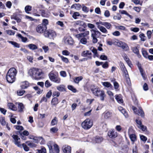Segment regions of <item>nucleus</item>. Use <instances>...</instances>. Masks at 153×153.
Here are the masks:
<instances>
[{
	"label": "nucleus",
	"mask_w": 153,
	"mask_h": 153,
	"mask_svg": "<svg viewBox=\"0 0 153 153\" xmlns=\"http://www.w3.org/2000/svg\"><path fill=\"white\" fill-rule=\"evenodd\" d=\"M64 39L65 43L66 44L72 45L73 44V40L72 38L70 36L65 37Z\"/></svg>",
	"instance_id": "ddd939ff"
},
{
	"label": "nucleus",
	"mask_w": 153,
	"mask_h": 153,
	"mask_svg": "<svg viewBox=\"0 0 153 153\" xmlns=\"http://www.w3.org/2000/svg\"><path fill=\"white\" fill-rule=\"evenodd\" d=\"M83 33L76 35V37L79 39L81 37L85 38L89 34V32L88 31H85Z\"/></svg>",
	"instance_id": "f8f14e48"
},
{
	"label": "nucleus",
	"mask_w": 153,
	"mask_h": 153,
	"mask_svg": "<svg viewBox=\"0 0 153 153\" xmlns=\"http://www.w3.org/2000/svg\"><path fill=\"white\" fill-rule=\"evenodd\" d=\"M91 90L93 94L95 96L100 97L101 100L103 101L105 95L104 92L103 91H100L98 88H91Z\"/></svg>",
	"instance_id": "20e7f679"
},
{
	"label": "nucleus",
	"mask_w": 153,
	"mask_h": 153,
	"mask_svg": "<svg viewBox=\"0 0 153 153\" xmlns=\"http://www.w3.org/2000/svg\"><path fill=\"white\" fill-rule=\"evenodd\" d=\"M44 123L40 121L38 123L37 126L39 128H42L44 126Z\"/></svg>",
	"instance_id": "0e129e2a"
},
{
	"label": "nucleus",
	"mask_w": 153,
	"mask_h": 153,
	"mask_svg": "<svg viewBox=\"0 0 153 153\" xmlns=\"http://www.w3.org/2000/svg\"><path fill=\"white\" fill-rule=\"evenodd\" d=\"M27 144L31 148L34 147L36 146V145L35 143L30 141H27L26 142Z\"/></svg>",
	"instance_id": "473e14b6"
},
{
	"label": "nucleus",
	"mask_w": 153,
	"mask_h": 153,
	"mask_svg": "<svg viewBox=\"0 0 153 153\" xmlns=\"http://www.w3.org/2000/svg\"><path fill=\"white\" fill-rule=\"evenodd\" d=\"M138 115L141 116L142 117H143L144 116V113L143 111L141 108H140L138 111L135 113Z\"/></svg>",
	"instance_id": "cd10ccee"
},
{
	"label": "nucleus",
	"mask_w": 153,
	"mask_h": 153,
	"mask_svg": "<svg viewBox=\"0 0 153 153\" xmlns=\"http://www.w3.org/2000/svg\"><path fill=\"white\" fill-rule=\"evenodd\" d=\"M102 115L105 119H108L111 116V113L108 111L105 112Z\"/></svg>",
	"instance_id": "bb28decb"
},
{
	"label": "nucleus",
	"mask_w": 153,
	"mask_h": 153,
	"mask_svg": "<svg viewBox=\"0 0 153 153\" xmlns=\"http://www.w3.org/2000/svg\"><path fill=\"white\" fill-rule=\"evenodd\" d=\"M142 54L143 56L146 58H147L148 56V53L146 51H142Z\"/></svg>",
	"instance_id": "13d9d810"
},
{
	"label": "nucleus",
	"mask_w": 153,
	"mask_h": 153,
	"mask_svg": "<svg viewBox=\"0 0 153 153\" xmlns=\"http://www.w3.org/2000/svg\"><path fill=\"white\" fill-rule=\"evenodd\" d=\"M94 141L97 143H99L102 141L103 138L102 137L99 136H96L95 137Z\"/></svg>",
	"instance_id": "393cba45"
},
{
	"label": "nucleus",
	"mask_w": 153,
	"mask_h": 153,
	"mask_svg": "<svg viewBox=\"0 0 153 153\" xmlns=\"http://www.w3.org/2000/svg\"><path fill=\"white\" fill-rule=\"evenodd\" d=\"M49 79L52 81L57 83L60 82V78L59 77L58 73H54L53 71L51 72L48 74Z\"/></svg>",
	"instance_id": "7ed1b4c3"
},
{
	"label": "nucleus",
	"mask_w": 153,
	"mask_h": 153,
	"mask_svg": "<svg viewBox=\"0 0 153 153\" xmlns=\"http://www.w3.org/2000/svg\"><path fill=\"white\" fill-rule=\"evenodd\" d=\"M101 25L104 26L108 29H110L111 27V24L108 22H102L100 21V23Z\"/></svg>",
	"instance_id": "a211bd4d"
},
{
	"label": "nucleus",
	"mask_w": 153,
	"mask_h": 153,
	"mask_svg": "<svg viewBox=\"0 0 153 153\" xmlns=\"http://www.w3.org/2000/svg\"><path fill=\"white\" fill-rule=\"evenodd\" d=\"M115 99L117 102L119 103H123V102L121 95H116L115 96Z\"/></svg>",
	"instance_id": "412c9836"
},
{
	"label": "nucleus",
	"mask_w": 153,
	"mask_h": 153,
	"mask_svg": "<svg viewBox=\"0 0 153 153\" xmlns=\"http://www.w3.org/2000/svg\"><path fill=\"white\" fill-rule=\"evenodd\" d=\"M139 128L143 131H146V127L143 125H142L141 126H140V127Z\"/></svg>",
	"instance_id": "e2e57ef3"
},
{
	"label": "nucleus",
	"mask_w": 153,
	"mask_h": 153,
	"mask_svg": "<svg viewBox=\"0 0 153 153\" xmlns=\"http://www.w3.org/2000/svg\"><path fill=\"white\" fill-rule=\"evenodd\" d=\"M68 88L69 90L71 91L74 93H75L76 92V89L72 85H69Z\"/></svg>",
	"instance_id": "a18cd8bd"
},
{
	"label": "nucleus",
	"mask_w": 153,
	"mask_h": 153,
	"mask_svg": "<svg viewBox=\"0 0 153 153\" xmlns=\"http://www.w3.org/2000/svg\"><path fill=\"white\" fill-rule=\"evenodd\" d=\"M118 109L124 115L125 117L127 118L128 117V113L121 106L119 107H118Z\"/></svg>",
	"instance_id": "f3484780"
},
{
	"label": "nucleus",
	"mask_w": 153,
	"mask_h": 153,
	"mask_svg": "<svg viewBox=\"0 0 153 153\" xmlns=\"http://www.w3.org/2000/svg\"><path fill=\"white\" fill-rule=\"evenodd\" d=\"M16 105H17L19 111V112H23L24 108V106L23 103L20 102H17L16 103Z\"/></svg>",
	"instance_id": "dca6fc26"
},
{
	"label": "nucleus",
	"mask_w": 153,
	"mask_h": 153,
	"mask_svg": "<svg viewBox=\"0 0 153 153\" xmlns=\"http://www.w3.org/2000/svg\"><path fill=\"white\" fill-rule=\"evenodd\" d=\"M22 147L26 151H28L29 150V147L25 143H23L22 145Z\"/></svg>",
	"instance_id": "09e8293b"
},
{
	"label": "nucleus",
	"mask_w": 153,
	"mask_h": 153,
	"mask_svg": "<svg viewBox=\"0 0 153 153\" xmlns=\"http://www.w3.org/2000/svg\"><path fill=\"white\" fill-rule=\"evenodd\" d=\"M90 50L94 54V56H96L98 57L99 56L98 54L97 53V50L94 47H91Z\"/></svg>",
	"instance_id": "b1692460"
},
{
	"label": "nucleus",
	"mask_w": 153,
	"mask_h": 153,
	"mask_svg": "<svg viewBox=\"0 0 153 153\" xmlns=\"http://www.w3.org/2000/svg\"><path fill=\"white\" fill-rule=\"evenodd\" d=\"M91 53L89 51H83L81 54V55L82 56L85 57L88 55V58L89 59H91Z\"/></svg>",
	"instance_id": "2eb2a0df"
},
{
	"label": "nucleus",
	"mask_w": 153,
	"mask_h": 153,
	"mask_svg": "<svg viewBox=\"0 0 153 153\" xmlns=\"http://www.w3.org/2000/svg\"><path fill=\"white\" fill-rule=\"evenodd\" d=\"M17 71L14 68H10L7 74L6 79L7 82L10 83L13 82L16 80V76Z\"/></svg>",
	"instance_id": "f03ea898"
},
{
	"label": "nucleus",
	"mask_w": 153,
	"mask_h": 153,
	"mask_svg": "<svg viewBox=\"0 0 153 153\" xmlns=\"http://www.w3.org/2000/svg\"><path fill=\"white\" fill-rule=\"evenodd\" d=\"M44 35L45 37L53 39V38L55 37L56 36V34L55 32L51 30H46L45 32Z\"/></svg>",
	"instance_id": "6e6552de"
},
{
	"label": "nucleus",
	"mask_w": 153,
	"mask_h": 153,
	"mask_svg": "<svg viewBox=\"0 0 153 153\" xmlns=\"http://www.w3.org/2000/svg\"><path fill=\"white\" fill-rule=\"evenodd\" d=\"M74 25H79L84 27L86 25L85 22L80 20L76 21L74 22Z\"/></svg>",
	"instance_id": "5701e85b"
},
{
	"label": "nucleus",
	"mask_w": 153,
	"mask_h": 153,
	"mask_svg": "<svg viewBox=\"0 0 153 153\" xmlns=\"http://www.w3.org/2000/svg\"><path fill=\"white\" fill-rule=\"evenodd\" d=\"M60 74L61 76L63 77H65L67 76L66 72L64 71H60Z\"/></svg>",
	"instance_id": "bf43d9fd"
},
{
	"label": "nucleus",
	"mask_w": 153,
	"mask_h": 153,
	"mask_svg": "<svg viewBox=\"0 0 153 153\" xmlns=\"http://www.w3.org/2000/svg\"><path fill=\"white\" fill-rule=\"evenodd\" d=\"M130 29L131 31L134 32H137L139 30V29L137 27H132Z\"/></svg>",
	"instance_id": "4d7b16f0"
},
{
	"label": "nucleus",
	"mask_w": 153,
	"mask_h": 153,
	"mask_svg": "<svg viewBox=\"0 0 153 153\" xmlns=\"http://www.w3.org/2000/svg\"><path fill=\"white\" fill-rule=\"evenodd\" d=\"M21 88L23 89L27 88L29 86L28 83L27 81H25L24 82L22 83L21 85Z\"/></svg>",
	"instance_id": "4c0bfd02"
},
{
	"label": "nucleus",
	"mask_w": 153,
	"mask_h": 153,
	"mask_svg": "<svg viewBox=\"0 0 153 153\" xmlns=\"http://www.w3.org/2000/svg\"><path fill=\"white\" fill-rule=\"evenodd\" d=\"M120 65L121 70L123 72L124 74H125L127 73H128V71L123 63L122 62H120Z\"/></svg>",
	"instance_id": "a878e982"
},
{
	"label": "nucleus",
	"mask_w": 153,
	"mask_h": 153,
	"mask_svg": "<svg viewBox=\"0 0 153 153\" xmlns=\"http://www.w3.org/2000/svg\"><path fill=\"white\" fill-rule=\"evenodd\" d=\"M104 15L106 17H109L110 15L109 11L108 10H105V12Z\"/></svg>",
	"instance_id": "69168bd1"
},
{
	"label": "nucleus",
	"mask_w": 153,
	"mask_h": 153,
	"mask_svg": "<svg viewBox=\"0 0 153 153\" xmlns=\"http://www.w3.org/2000/svg\"><path fill=\"white\" fill-rule=\"evenodd\" d=\"M62 150L65 153H71V148L69 146H64L62 147Z\"/></svg>",
	"instance_id": "4468645a"
},
{
	"label": "nucleus",
	"mask_w": 153,
	"mask_h": 153,
	"mask_svg": "<svg viewBox=\"0 0 153 153\" xmlns=\"http://www.w3.org/2000/svg\"><path fill=\"white\" fill-rule=\"evenodd\" d=\"M28 75L33 79L39 80L42 78L43 73L37 68H32L30 69L28 72Z\"/></svg>",
	"instance_id": "f257e3e1"
},
{
	"label": "nucleus",
	"mask_w": 153,
	"mask_h": 153,
	"mask_svg": "<svg viewBox=\"0 0 153 153\" xmlns=\"http://www.w3.org/2000/svg\"><path fill=\"white\" fill-rule=\"evenodd\" d=\"M28 47L30 49L33 50H36L38 48L37 46L33 44H31L28 45Z\"/></svg>",
	"instance_id": "e433bc0d"
},
{
	"label": "nucleus",
	"mask_w": 153,
	"mask_h": 153,
	"mask_svg": "<svg viewBox=\"0 0 153 153\" xmlns=\"http://www.w3.org/2000/svg\"><path fill=\"white\" fill-rule=\"evenodd\" d=\"M125 74V79H126V81L127 84L129 85L131 83L130 82V78H129V75L128 74V73H126L124 74Z\"/></svg>",
	"instance_id": "c9c22d12"
},
{
	"label": "nucleus",
	"mask_w": 153,
	"mask_h": 153,
	"mask_svg": "<svg viewBox=\"0 0 153 153\" xmlns=\"http://www.w3.org/2000/svg\"><path fill=\"white\" fill-rule=\"evenodd\" d=\"M91 36L92 38V42L94 43H96L98 42L97 38H99L101 34V33L97 30H91Z\"/></svg>",
	"instance_id": "39448f33"
},
{
	"label": "nucleus",
	"mask_w": 153,
	"mask_h": 153,
	"mask_svg": "<svg viewBox=\"0 0 153 153\" xmlns=\"http://www.w3.org/2000/svg\"><path fill=\"white\" fill-rule=\"evenodd\" d=\"M12 137L13 139V142L14 144L18 147L22 148V146L21 144L20 139L19 136L17 135L13 134L12 135Z\"/></svg>",
	"instance_id": "1a4fd4ad"
},
{
	"label": "nucleus",
	"mask_w": 153,
	"mask_h": 153,
	"mask_svg": "<svg viewBox=\"0 0 153 153\" xmlns=\"http://www.w3.org/2000/svg\"><path fill=\"white\" fill-rule=\"evenodd\" d=\"M123 56L124 59L127 63L128 64H130L131 62L127 55L126 54H123Z\"/></svg>",
	"instance_id": "ea45409f"
},
{
	"label": "nucleus",
	"mask_w": 153,
	"mask_h": 153,
	"mask_svg": "<svg viewBox=\"0 0 153 153\" xmlns=\"http://www.w3.org/2000/svg\"><path fill=\"white\" fill-rule=\"evenodd\" d=\"M100 23V21L99 22H97L96 23L97 28L102 33H108V31L106 28L104 27L101 25Z\"/></svg>",
	"instance_id": "9b49d317"
},
{
	"label": "nucleus",
	"mask_w": 153,
	"mask_h": 153,
	"mask_svg": "<svg viewBox=\"0 0 153 153\" xmlns=\"http://www.w3.org/2000/svg\"><path fill=\"white\" fill-rule=\"evenodd\" d=\"M133 9L135 11L137 12H139L141 10V7H134Z\"/></svg>",
	"instance_id": "052dcab7"
},
{
	"label": "nucleus",
	"mask_w": 153,
	"mask_h": 153,
	"mask_svg": "<svg viewBox=\"0 0 153 153\" xmlns=\"http://www.w3.org/2000/svg\"><path fill=\"white\" fill-rule=\"evenodd\" d=\"M25 92V90H19L17 91V94L19 96L22 95Z\"/></svg>",
	"instance_id": "864d4df0"
},
{
	"label": "nucleus",
	"mask_w": 153,
	"mask_h": 153,
	"mask_svg": "<svg viewBox=\"0 0 153 153\" xmlns=\"http://www.w3.org/2000/svg\"><path fill=\"white\" fill-rule=\"evenodd\" d=\"M82 76L76 77L75 79H74V82L76 83H78L82 79Z\"/></svg>",
	"instance_id": "58836bf2"
},
{
	"label": "nucleus",
	"mask_w": 153,
	"mask_h": 153,
	"mask_svg": "<svg viewBox=\"0 0 153 153\" xmlns=\"http://www.w3.org/2000/svg\"><path fill=\"white\" fill-rule=\"evenodd\" d=\"M80 42L83 44H86L87 42V39L85 38H82L80 40Z\"/></svg>",
	"instance_id": "8fccbe9b"
},
{
	"label": "nucleus",
	"mask_w": 153,
	"mask_h": 153,
	"mask_svg": "<svg viewBox=\"0 0 153 153\" xmlns=\"http://www.w3.org/2000/svg\"><path fill=\"white\" fill-rule=\"evenodd\" d=\"M32 9V7L30 5L26 6L25 8V12L27 13H29V11L31 10Z\"/></svg>",
	"instance_id": "37998d69"
},
{
	"label": "nucleus",
	"mask_w": 153,
	"mask_h": 153,
	"mask_svg": "<svg viewBox=\"0 0 153 153\" xmlns=\"http://www.w3.org/2000/svg\"><path fill=\"white\" fill-rule=\"evenodd\" d=\"M121 48L123 50L127 51L129 49V47L126 44V43H123V44L122 45Z\"/></svg>",
	"instance_id": "79ce46f5"
},
{
	"label": "nucleus",
	"mask_w": 153,
	"mask_h": 153,
	"mask_svg": "<svg viewBox=\"0 0 153 153\" xmlns=\"http://www.w3.org/2000/svg\"><path fill=\"white\" fill-rule=\"evenodd\" d=\"M95 12L97 14H100L101 11L100 8L97 7L95 10Z\"/></svg>",
	"instance_id": "774afa93"
},
{
	"label": "nucleus",
	"mask_w": 153,
	"mask_h": 153,
	"mask_svg": "<svg viewBox=\"0 0 153 153\" xmlns=\"http://www.w3.org/2000/svg\"><path fill=\"white\" fill-rule=\"evenodd\" d=\"M48 24V19H43L42 21V23L41 24H42L43 25H45L47 26Z\"/></svg>",
	"instance_id": "49530a36"
},
{
	"label": "nucleus",
	"mask_w": 153,
	"mask_h": 153,
	"mask_svg": "<svg viewBox=\"0 0 153 153\" xmlns=\"http://www.w3.org/2000/svg\"><path fill=\"white\" fill-rule=\"evenodd\" d=\"M7 42L11 44V45H13L15 47L17 48H19L20 47V45L16 42L10 41H7Z\"/></svg>",
	"instance_id": "c85d7f7f"
},
{
	"label": "nucleus",
	"mask_w": 153,
	"mask_h": 153,
	"mask_svg": "<svg viewBox=\"0 0 153 153\" xmlns=\"http://www.w3.org/2000/svg\"><path fill=\"white\" fill-rule=\"evenodd\" d=\"M102 85L107 88H109L111 89H113V87L112 85L111 84L108 82H102Z\"/></svg>",
	"instance_id": "4be33fe9"
},
{
	"label": "nucleus",
	"mask_w": 153,
	"mask_h": 153,
	"mask_svg": "<svg viewBox=\"0 0 153 153\" xmlns=\"http://www.w3.org/2000/svg\"><path fill=\"white\" fill-rule=\"evenodd\" d=\"M112 34L115 36H119L120 34V33L118 31H116L112 33Z\"/></svg>",
	"instance_id": "338daca9"
},
{
	"label": "nucleus",
	"mask_w": 153,
	"mask_h": 153,
	"mask_svg": "<svg viewBox=\"0 0 153 153\" xmlns=\"http://www.w3.org/2000/svg\"><path fill=\"white\" fill-rule=\"evenodd\" d=\"M56 118L55 117L52 120L51 122V125L52 126L54 125L57 124V121L56 120Z\"/></svg>",
	"instance_id": "3c124183"
},
{
	"label": "nucleus",
	"mask_w": 153,
	"mask_h": 153,
	"mask_svg": "<svg viewBox=\"0 0 153 153\" xmlns=\"http://www.w3.org/2000/svg\"><path fill=\"white\" fill-rule=\"evenodd\" d=\"M51 103L52 105H57L59 103L57 98L55 97L53 98L51 100Z\"/></svg>",
	"instance_id": "7c9ffc66"
},
{
	"label": "nucleus",
	"mask_w": 153,
	"mask_h": 153,
	"mask_svg": "<svg viewBox=\"0 0 153 153\" xmlns=\"http://www.w3.org/2000/svg\"><path fill=\"white\" fill-rule=\"evenodd\" d=\"M57 89L60 91H65V86L63 85H60L56 87Z\"/></svg>",
	"instance_id": "2f4dec72"
},
{
	"label": "nucleus",
	"mask_w": 153,
	"mask_h": 153,
	"mask_svg": "<svg viewBox=\"0 0 153 153\" xmlns=\"http://www.w3.org/2000/svg\"><path fill=\"white\" fill-rule=\"evenodd\" d=\"M139 69L140 72V74L144 80H145L146 78V76L145 74L143 71V69L140 67H139Z\"/></svg>",
	"instance_id": "c756f323"
},
{
	"label": "nucleus",
	"mask_w": 153,
	"mask_h": 153,
	"mask_svg": "<svg viewBox=\"0 0 153 153\" xmlns=\"http://www.w3.org/2000/svg\"><path fill=\"white\" fill-rule=\"evenodd\" d=\"M50 153H59V147L58 146L55 144H50L48 145Z\"/></svg>",
	"instance_id": "0eeeda50"
},
{
	"label": "nucleus",
	"mask_w": 153,
	"mask_h": 153,
	"mask_svg": "<svg viewBox=\"0 0 153 153\" xmlns=\"http://www.w3.org/2000/svg\"><path fill=\"white\" fill-rule=\"evenodd\" d=\"M58 129L56 127H53L51 128L50 130V132L53 133H56L58 131Z\"/></svg>",
	"instance_id": "603ef678"
},
{
	"label": "nucleus",
	"mask_w": 153,
	"mask_h": 153,
	"mask_svg": "<svg viewBox=\"0 0 153 153\" xmlns=\"http://www.w3.org/2000/svg\"><path fill=\"white\" fill-rule=\"evenodd\" d=\"M7 33L10 35H14L15 34V31L13 30H6Z\"/></svg>",
	"instance_id": "de8ad7c7"
},
{
	"label": "nucleus",
	"mask_w": 153,
	"mask_h": 153,
	"mask_svg": "<svg viewBox=\"0 0 153 153\" xmlns=\"http://www.w3.org/2000/svg\"><path fill=\"white\" fill-rule=\"evenodd\" d=\"M38 153H46V150L45 148L43 146H42L41 147V149H37L36 150Z\"/></svg>",
	"instance_id": "f704fd0d"
},
{
	"label": "nucleus",
	"mask_w": 153,
	"mask_h": 153,
	"mask_svg": "<svg viewBox=\"0 0 153 153\" xmlns=\"http://www.w3.org/2000/svg\"><path fill=\"white\" fill-rule=\"evenodd\" d=\"M45 85L46 87L48 88L51 86V84L49 80H47L45 82Z\"/></svg>",
	"instance_id": "6e6d98bb"
},
{
	"label": "nucleus",
	"mask_w": 153,
	"mask_h": 153,
	"mask_svg": "<svg viewBox=\"0 0 153 153\" xmlns=\"http://www.w3.org/2000/svg\"><path fill=\"white\" fill-rule=\"evenodd\" d=\"M93 123L89 119H87L82 123V126L83 128L86 130L90 129L92 126Z\"/></svg>",
	"instance_id": "423d86ee"
},
{
	"label": "nucleus",
	"mask_w": 153,
	"mask_h": 153,
	"mask_svg": "<svg viewBox=\"0 0 153 153\" xmlns=\"http://www.w3.org/2000/svg\"><path fill=\"white\" fill-rule=\"evenodd\" d=\"M70 52L67 50H64L62 51V54L63 55L68 56L69 55Z\"/></svg>",
	"instance_id": "680f3d73"
},
{
	"label": "nucleus",
	"mask_w": 153,
	"mask_h": 153,
	"mask_svg": "<svg viewBox=\"0 0 153 153\" xmlns=\"http://www.w3.org/2000/svg\"><path fill=\"white\" fill-rule=\"evenodd\" d=\"M59 56L61 57L62 60L65 63H68V58L64 57L63 56L60 55H59Z\"/></svg>",
	"instance_id": "c03bdc74"
},
{
	"label": "nucleus",
	"mask_w": 153,
	"mask_h": 153,
	"mask_svg": "<svg viewBox=\"0 0 153 153\" xmlns=\"http://www.w3.org/2000/svg\"><path fill=\"white\" fill-rule=\"evenodd\" d=\"M11 18L16 20L17 22H20L21 21V20L20 19V18L18 17L15 14L13 15L12 16Z\"/></svg>",
	"instance_id": "a19ab883"
},
{
	"label": "nucleus",
	"mask_w": 153,
	"mask_h": 153,
	"mask_svg": "<svg viewBox=\"0 0 153 153\" xmlns=\"http://www.w3.org/2000/svg\"><path fill=\"white\" fill-rule=\"evenodd\" d=\"M129 137L131 140L132 142V143L134 144L135 141L137 140V137L134 134H132L129 135Z\"/></svg>",
	"instance_id": "72a5a7b5"
},
{
	"label": "nucleus",
	"mask_w": 153,
	"mask_h": 153,
	"mask_svg": "<svg viewBox=\"0 0 153 153\" xmlns=\"http://www.w3.org/2000/svg\"><path fill=\"white\" fill-rule=\"evenodd\" d=\"M131 49L132 52L134 53L137 55L138 57H139V56H140V55L139 54V52L138 47H131Z\"/></svg>",
	"instance_id": "6ab92c4d"
},
{
	"label": "nucleus",
	"mask_w": 153,
	"mask_h": 153,
	"mask_svg": "<svg viewBox=\"0 0 153 153\" xmlns=\"http://www.w3.org/2000/svg\"><path fill=\"white\" fill-rule=\"evenodd\" d=\"M108 135L111 138H115L117 135L116 133L113 131H108Z\"/></svg>",
	"instance_id": "aec40b11"
},
{
	"label": "nucleus",
	"mask_w": 153,
	"mask_h": 153,
	"mask_svg": "<svg viewBox=\"0 0 153 153\" xmlns=\"http://www.w3.org/2000/svg\"><path fill=\"white\" fill-rule=\"evenodd\" d=\"M79 16V13L78 12H74L72 15L74 19H76L77 17Z\"/></svg>",
	"instance_id": "5fc2aeb1"
},
{
	"label": "nucleus",
	"mask_w": 153,
	"mask_h": 153,
	"mask_svg": "<svg viewBox=\"0 0 153 153\" xmlns=\"http://www.w3.org/2000/svg\"><path fill=\"white\" fill-rule=\"evenodd\" d=\"M47 27L42 24H39L37 26L36 28V32L39 33H42L46 31Z\"/></svg>",
	"instance_id": "9d476101"
}]
</instances>
